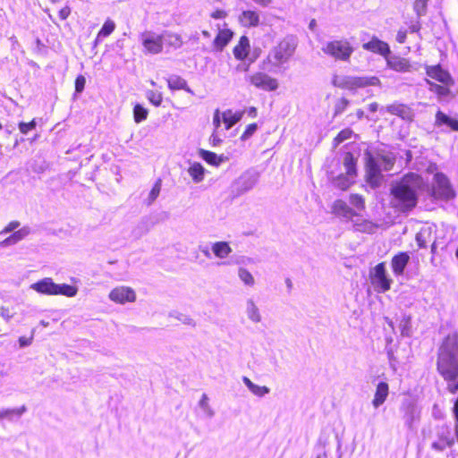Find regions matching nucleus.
<instances>
[{"label": "nucleus", "instance_id": "1", "mask_svg": "<svg viewBox=\"0 0 458 458\" xmlns=\"http://www.w3.org/2000/svg\"><path fill=\"white\" fill-rule=\"evenodd\" d=\"M421 176L409 174L391 187L390 205L399 212L412 209L418 200V192L423 187Z\"/></svg>", "mask_w": 458, "mask_h": 458}, {"label": "nucleus", "instance_id": "2", "mask_svg": "<svg viewBox=\"0 0 458 458\" xmlns=\"http://www.w3.org/2000/svg\"><path fill=\"white\" fill-rule=\"evenodd\" d=\"M437 370L445 381L458 378V333L448 335L441 344L437 352Z\"/></svg>", "mask_w": 458, "mask_h": 458}, {"label": "nucleus", "instance_id": "3", "mask_svg": "<svg viewBox=\"0 0 458 458\" xmlns=\"http://www.w3.org/2000/svg\"><path fill=\"white\" fill-rule=\"evenodd\" d=\"M366 180L373 188L380 185L382 171H389L394 165L395 156L386 148L366 152Z\"/></svg>", "mask_w": 458, "mask_h": 458}, {"label": "nucleus", "instance_id": "4", "mask_svg": "<svg viewBox=\"0 0 458 458\" xmlns=\"http://www.w3.org/2000/svg\"><path fill=\"white\" fill-rule=\"evenodd\" d=\"M296 42L293 38L286 37L268 52L262 63V69L276 72L286 64L295 52Z\"/></svg>", "mask_w": 458, "mask_h": 458}, {"label": "nucleus", "instance_id": "5", "mask_svg": "<svg viewBox=\"0 0 458 458\" xmlns=\"http://www.w3.org/2000/svg\"><path fill=\"white\" fill-rule=\"evenodd\" d=\"M357 159L350 152H345L342 157L340 174L333 180L334 185L343 191L347 190L355 181Z\"/></svg>", "mask_w": 458, "mask_h": 458}, {"label": "nucleus", "instance_id": "6", "mask_svg": "<svg viewBox=\"0 0 458 458\" xmlns=\"http://www.w3.org/2000/svg\"><path fill=\"white\" fill-rule=\"evenodd\" d=\"M334 86L348 89L356 90L369 86H380V80L376 76H351V75H335L332 79Z\"/></svg>", "mask_w": 458, "mask_h": 458}, {"label": "nucleus", "instance_id": "7", "mask_svg": "<svg viewBox=\"0 0 458 458\" xmlns=\"http://www.w3.org/2000/svg\"><path fill=\"white\" fill-rule=\"evenodd\" d=\"M145 55H158L163 51L164 37L154 30H145L140 35Z\"/></svg>", "mask_w": 458, "mask_h": 458}, {"label": "nucleus", "instance_id": "8", "mask_svg": "<svg viewBox=\"0 0 458 458\" xmlns=\"http://www.w3.org/2000/svg\"><path fill=\"white\" fill-rule=\"evenodd\" d=\"M322 51L335 59L347 61L352 54L353 48L349 41L341 39L327 42L323 46Z\"/></svg>", "mask_w": 458, "mask_h": 458}, {"label": "nucleus", "instance_id": "9", "mask_svg": "<svg viewBox=\"0 0 458 458\" xmlns=\"http://www.w3.org/2000/svg\"><path fill=\"white\" fill-rule=\"evenodd\" d=\"M370 280L377 293H386L391 288L392 279L386 274L385 263H379L373 268Z\"/></svg>", "mask_w": 458, "mask_h": 458}, {"label": "nucleus", "instance_id": "10", "mask_svg": "<svg viewBox=\"0 0 458 458\" xmlns=\"http://www.w3.org/2000/svg\"><path fill=\"white\" fill-rule=\"evenodd\" d=\"M259 180V174L255 171L248 170L239 176L233 182V191L237 195L243 194L251 190Z\"/></svg>", "mask_w": 458, "mask_h": 458}, {"label": "nucleus", "instance_id": "11", "mask_svg": "<svg viewBox=\"0 0 458 458\" xmlns=\"http://www.w3.org/2000/svg\"><path fill=\"white\" fill-rule=\"evenodd\" d=\"M247 80L254 87L266 91L276 90L278 88L277 81L262 72L249 75Z\"/></svg>", "mask_w": 458, "mask_h": 458}, {"label": "nucleus", "instance_id": "12", "mask_svg": "<svg viewBox=\"0 0 458 458\" xmlns=\"http://www.w3.org/2000/svg\"><path fill=\"white\" fill-rule=\"evenodd\" d=\"M433 193L436 198L449 199L454 197L448 178L443 174H437L434 177Z\"/></svg>", "mask_w": 458, "mask_h": 458}, {"label": "nucleus", "instance_id": "13", "mask_svg": "<svg viewBox=\"0 0 458 458\" xmlns=\"http://www.w3.org/2000/svg\"><path fill=\"white\" fill-rule=\"evenodd\" d=\"M110 301L118 303L125 304L127 302H134L136 301L135 291L129 286H117L114 288L108 295Z\"/></svg>", "mask_w": 458, "mask_h": 458}, {"label": "nucleus", "instance_id": "14", "mask_svg": "<svg viewBox=\"0 0 458 458\" xmlns=\"http://www.w3.org/2000/svg\"><path fill=\"white\" fill-rule=\"evenodd\" d=\"M250 40L246 36L241 37L238 44L233 48V55L237 60L242 61L249 58L250 64L253 63L259 56V52L254 51L251 56L250 55Z\"/></svg>", "mask_w": 458, "mask_h": 458}, {"label": "nucleus", "instance_id": "15", "mask_svg": "<svg viewBox=\"0 0 458 458\" xmlns=\"http://www.w3.org/2000/svg\"><path fill=\"white\" fill-rule=\"evenodd\" d=\"M387 67L398 72H411L417 68L408 59L400 56L386 57Z\"/></svg>", "mask_w": 458, "mask_h": 458}, {"label": "nucleus", "instance_id": "16", "mask_svg": "<svg viewBox=\"0 0 458 458\" xmlns=\"http://www.w3.org/2000/svg\"><path fill=\"white\" fill-rule=\"evenodd\" d=\"M427 75L445 85H453L454 81L450 73L440 65L427 66Z\"/></svg>", "mask_w": 458, "mask_h": 458}, {"label": "nucleus", "instance_id": "17", "mask_svg": "<svg viewBox=\"0 0 458 458\" xmlns=\"http://www.w3.org/2000/svg\"><path fill=\"white\" fill-rule=\"evenodd\" d=\"M30 289L35 292L46 294L55 295L56 284L50 277H45L30 285Z\"/></svg>", "mask_w": 458, "mask_h": 458}, {"label": "nucleus", "instance_id": "18", "mask_svg": "<svg viewBox=\"0 0 458 458\" xmlns=\"http://www.w3.org/2000/svg\"><path fill=\"white\" fill-rule=\"evenodd\" d=\"M244 312L247 318L253 324H259L262 321L261 311L257 302L252 299L249 298L245 301Z\"/></svg>", "mask_w": 458, "mask_h": 458}, {"label": "nucleus", "instance_id": "19", "mask_svg": "<svg viewBox=\"0 0 458 458\" xmlns=\"http://www.w3.org/2000/svg\"><path fill=\"white\" fill-rule=\"evenodd\" d=\"M362 47L373 53L379 54L386 58L388 57L387 55L390 54V47L388 44L379 40L376 37L372 38L370 41L364 43Z\"/></svg>", "mask_w": 458, "mask_h": 458}, {"label": "nucleus", "instance_id": "20", "mask_svg": "<svg viewBox=\"0 0 458 458\" xmlns=\"http://www.w3.org/2000/svg\"><path fill=\"white\" fill-rule=\"evenodd\" d=\"M410 260V256L407 252H400L393 257L391 260V267L393 273L396 276H402Z\"/></svg>", "mask_w": 458, "mask_h": 458}, {"label": "nucleus", "instance_id": "21", "mask_svg": "<svg viewBox=\"0 0 458 458\" xmlns=\"http://www.w3.org/2000/svg\"><path fill=\"white\" fill-rule=\"evenodd\" d=\"M389 394V386L386 382H379L376 386L372 405L375 409L380 407L386 400Z\"/></svg>", "mask_w": 458, "mask_h": 458}, {"label": "nucleus", "instance_id": "22", "mask_svg": "<svg viewBox=\"0 0 458 458\" xmlns=\"http://www.w3.org/2000/svg\"><path fill=\"white\" fill-rule=\"evenodd\" d=\"M30 230L27 226L18 229L17 231L13 232L10 236L2 241L0 242V247L5 248L14 245L22 241L23 239H25L30 234Z\"/></svg>", "mask_w": 458, "mask_h": 458}, {"label": "nucleus", "instance_id": "23", "mask_svg": "<svg viewBox=\"0 0 458 458\" xmlns=\"http://www.w3.org/2000/svg\"><path fill=\"white\" fill-rule=\"evenodd\" d=\"M333 213L345 218H351L356 212L342 199H336L332 206Z\"/></svg>", "mask_w": 458, "mask_h": 458}, {"label": "nucleus", "instance_id": "24", "mask_svg": "<svg viewBox=\"0 0 458 458\" xmlns=\"http://www.w3.org/2000/svg\"><path fill=\"white\" fill-rule=\"evenodd\" d=\"M199 156L208 164L215 166H219L222 163H225L228 160V157L224 155L218 156L214 152L202 148L199 150Z\"/></svg>", "mask_w": 458, "mask_h": 458}, {"label": "nucleus", "instance_id": "25", "mask_svg": "<svg viewBox=\"0 0 458 458\" xmlns=\"http://www.w3.org/2000/svg\"><path fill=\"white\" fill-rule=\"evenodd\" d=\"M242 111L233 112L231 109H227L222 112L221 116L225 130L231 129L235 123H237L242 118Z\"/></svg>", "mask_w": 458, "mask_h": 458}, {"label": "nucleus", "instance_id": "26", "mask_svg": "<svg viewBox=\"0 0 458 458\" xmlns=\"http://www.w3.org/2000/svg\"><path fill=\"white\" fill-rule=\"evenodd\" d=\"M239 21L244 27H257L259 23V15L255 11H243L239 16Z\"/></svg>", "mask_w": 458, "mask_h": 458}, {"label": "nucleus", "instance_id": "27", "mask_svg": "<svg viewBox=\"0 0 458 458\" xmlns=\"http://www.w3.org/2000/svg\"><path fill=\"white\" fill-rule=\"evenodd\" d=\"M211 250L220 259H226L233 251L227 242H213L211 244Z\"/></svg>", "mask_w": 458, "mask_h": 458}, {"label": "nucleus", "instance_id": "28", "mask_svg": "<svg viewBox=\"0 0 458 458\" xmlns=\"http://www.w3.org/2000/svg\"><path fill=\"white\" fill-rule=\"evenodd\" d=\"M436 126L440 127L442 125H445L452 129L453 131H458V121L455 119H453L444 114L441 111H438L436 114Z\"/></svg>", "mask_w": 458, "mask_h": 458}, {"label": "nucleus", "instance_id": "29", "mask_svg": "<svg viewBox=\"0 0 458 458\" xmlns=\"http://www.w3.org/2000/svg\"><path fill=\"white\" fill-rule=\"evenodd\" d=\"M206 170L200 163L194 162L188 168V174L195 183L201 182L205 178Z\"/></svg>", "mask_w": 458, "mask_h": 458}, {"label": "nucleus", "instance_id": "30", "mask_svg": "<svg viewBox=\"0 0 458 458\" xmlns=\"http://www.w3.org/2000/svg\"><path fill=\"white\" fill-rule=\"evenodd\" d=\"M242 382L251 394L258 397H264L270 393V389L267 386L256 385L247 377H242Z\"/></svg>", "mask_w": 458, "mask_h": 458}, {"label": "nucleus", "instance_id": "31", "mask_svg": "<svg viewBox=\"0 0 458 458\" xmlns=\"http://www.w3.org/2000/svg\"><path fill=\"white\" fill-rule=\"evenodd\" d=\"M386 111L392 114L398 115L403 119H409L411 116L410 109L403 104H392L386 106Z\"/></svg>", "mask_w": 458, "mask_h": 458}, {"label": "nucleus", "instance_id": "32", "mask_svg": "<svg viewBox=\"0 0 458 458\" xmlns=\"http://www.w3.org/2000/svg\"><path fill=\"white\" fill-rule=\"evenodd\" d=\"M237 276L241 282L247 287H253L256 284L253 275L242 266L238 267Z\"/></svg>", "mask_w": 458, "mask_h": 458}, {"label": "nucleus", "instance_id": "33", "mask_svg": "<svg viewBox=\"0 0 458 458\" xmlns=\"http://www.w3.org/2000/svg\"><path fill=\"white\" fill-rule=\"evenodd\" d=\"M164 37V45L166 44L174 48H179L182 46V40L180 35L170 31H165L162 33Z\"/></svg>", "mask_w": 458, "mask_h": 458}, {"label": "nucleus", "instance_id": "34", "mask_svg": "<svg viewBox=\"0 0 458 458\" xmlns=\"http://www.w3.org/2000/svg\"><path fill=\"white\" fill-rule=\"evenodd\" d=\"M233 33L229 30H222L216 35L214 45L217 49H222L231 40Z\"/></svg>", "mask_w": 458, "mask_h": 458}, {"label": "nucleus", "instance_id": "35", "mask_svg": "<svg viewBox=\"0 0 458 458\" xmlns=\"http://www.w3.org/2000/svg\"><path fill=\"white\" fill-rule=\"evenodd\" d=\"M454 444V439L449 435L440 436L437 441L432 443L431 447L436 450L442 452L446 447H451Z\"/></svg>", "mask_w": 458, "mask_h": 458}, {"label": "nucleus", "instance_id": "36", "mask_svg": "<svg viewBox=\"0 0 458 458\" xmlns=\"http://www.w3.org/2000/svg\"><path fill=\"white\" fill-rule=\"evenodd\" d=\"M427 82L429 85V90L436 93L440 99H445L450 95L449 87L451 85H438L429 81L428 80H427Z\"/></svg>", "mask_w": 458, "mask_h": 458}, {"label": "nucleus", "instance_id": "37", "mask_svg": "<svg viewBox=\"0 0 458 458\" xmlns=\"http://www.w3.org/2000/svg\"><path fill=\"white\" fill-rule=\"evenodd\" d=\"M25 411V406L13 409H3L0 411L1 420L7 419L12 420L14 417L20 418Z\"/></svg>", "mask_w": 458, "mask_h": 458}, {"label": "nucleus", "instance_id": "38", "mask_svg": "<svg viewBox=\"0 0 458 458\" xmlns=\"http://www.w3.org/2000/svg\"><path fill=\"white\" fill-rule=\"evenodd\" d=\"M78 293L77 287L66 284H57L55 295H64L66 297H74Z\"/></svg>", "mask_w": 458, "mask_h": 458}, {"label": "nucleus", "instance_id": "39", "mask_svg": "<svg viewBox=\"0 0 458 458\" xmlns=\"http://www.w3.org/2000/svg\"><path fill=\"white\" fill-rule=\"evenodd\" d=\"M199 406L207 418L210 419L214 416L215 411L209 405L208 397L206 394L201 395V398L199 402Z\"/></svg>", "mask_w": 458, "mask_h": 458}, {"label": "nucleus", "instance_id": "40", "mask_svg": "<svg viewBox=\"0 0 458 458\" xmlns=\"http://www.w3.org/2000/svg\"><path fill=\"white\" fill-rule=\"evenodd\" d=\"M167 82L171 89H183L187 86L186 81L176 75L171 76Z\"/></svg>", "mask_w": 458, "mask_h": 458}, {"label": "nucleus", "instance_id": "41", "mask_svg": "<svg viewBox=\"0 0 458 458\" xmlns=\"http://www.w3.org/2000/svg\"><path fill=\"white\" fill-rule=\"evenodd\" d=\"M161 179H158L153 185L151 191L148 193V199H146L147 205H151L158 197L161 191Z\"/></svg>", "mask_w": 458, "mask_h": 458}, {"label": "nucleus", "instance_id": "42", "mask_svg": "<svg viewBox=\"0 0 458 458\" xmlns=\"http://www.w3.org/2000/svg\"><path fill=\"white\" fill-rule=\"evenodd\" d=\"M148 114V110L139 104H137L133 108V117L137 123L146 120Z\"/></svg>", "mask_w": 458, "mask_h": 458}, {"label": "nucleus", "instance_id": "43", "mask_svg": "<svg viewBox=\"0 0 458 458\" xmlns=\"http://www.w3.org/2000/svg\"><path fill=\"white\" fill-rule=\"evenodd\" d=\"M349 202L358 211H361L365 208V200L361 195L351 194L349 197Z\"/></svg>", "mask_w": 458, "mask_h": 458}, {"label": "nucleus", "instance_id": "44", "mask_svg": "<svg viewBox=\"0 0 458 458\" xmlns=\"http://www.w3.org/2000/svg\"><path fill=\"white\" fill-rule=\"evenodd\" d=\"M115 30V23L111 19H107L105 23L103 24L101 30L98 31L100 36H103L104 38L108 37L111 35L114 30Z\"/></svg>", "mask_w": 458, "mask_h": 458}, {"label": "nucleus", "instance_id": "45", "mask_svg": "<svg viewBox=\"0 0 458 458\" xmlns=\"http://www.w3.org/2000/svg\"><path fill=\"white\" fill-rule=\"evenodd\" d=\"M428 0H415L413 9L418 16H422L426 13Z\"/></svg>", "mask_w": 458, "mask_h": 458}, {"label": "nucleus", "instance_id": "46", "mask_svg": "<svg viewBox=\"0 0 458 458\" xmlns=\"http://www.w3.org/2000/svg\"><path fill=\"white\" fill-rule=\"evenodd\" d=\"M20 225L21 224L19 221H12L0 231V235H5L7 233H13L17 231Z\"/></svg>", "mask_w": 458, "mask_h": 458}, {"label": "nucleus", "instance_id": "47", "mask_svg": "<svg viewBox=\"0 0 458 458\" xmlns=\"http://www.w3.org/2000/svg\"><path fill=\"white\" fill-rule=\"evenodd\" d=\"M148 100L156 106H158L161 105L163 98L161 93L155 92V91H148Z\"/></svg>", "mask_w": 458, "mask_h": 458}, {"label": "nucleus", "instance_id": "48", "mask_svg": "<svg viewBox=\"0 0 458 458\" xmlns=\"http://www.w3.org/2000/svg\"><path fill=\"white\" fill-rule=\"evenodd\" d=\"M257 129H258V125L256 123L249 124L247 126L246 130L244 131V132L242 134L241 140H243V141L247 140L248 139H250L255 133Z\"/></svg>", "mask_w": 458, "mask_h": 458}, {"label": "nucleus", "instance_id": "49", "mask_svg": "<svg viewBox=\"0 0 458 458\" xmlns=\"http://www.w3.org/2000/svg\"><path fill=\"white\" fill-rule=\"evenodd\" d=\"M415 415H416V409L413 405H410L408 407V410H407V412L404 416V420H405V423L409 426V427H411V424L415 419Z\"/></svg>", "mask_w": 458, "mask_h": 458}, {"label": "nucleus", "instance_id": "50", "mask_svg": "<svg viewBox=\"0 0 458 458\" xmlns=\"http://www.w3.org/2000/svg\"><path fill=\"white\" fill-rule=\"evenodd\" d=\"M36 127L35 120H32L30 123L21 122L19 123V130L22 134H27L29 131L34 129Z\"/></svg>", "mask_w": 458, "mask_h": 458}, {"label": "nucleus", "instance_id": "51", "mask_svg": "<svg viewBox=\"0 0 458 458\" xmlns=\"http://www.w3.org/2000/svg\"><path fill=\"white\" fill-rule=\"evenodd\" d=\"M0 316L5 320V321H10L13 316H14V311L13 310V309H10L9 307H1L0 309Z\"/></svg>", "mask_w": 458, "mask_h": 458}, {"label": "nucleus", "instance_id": "52", "mask_svg": "<svg viewBox=\"0 0 458 458\" xmlns=\"http://www.w3.org/2000/svg\"><path fill=\"white\" fill-rule=\"evenodd\" d=\"M34 329L31 331V335L30 337L21 336L19 338L18 343L20 348L30 346L32 344L34 338Z\"/></svg>", "mask_w": 458, "mask_h": 458}, {"label": "nucleus", "instance_id": "53", "mask_svg": "<svg viewBox=\"0 0 458 458\" xmlns=\"http://www.w3.org/2000/svg\"><path fill=\"white\" fill-rule=\"evenodd\" d=\"M86 79L84 76L80 75L75 80V89L77 92H81L84 89Z\"/></svg>", "mask_w": 458, "mask_h": 458}, {"label": "nucleus", "instance_id": "54", "mask_svg": "<svg viewBox=\"0 0 458 458\" xmlns=\"http://www.w3.org/2000/svg\"><path fill=\"white\" fill-rule=\"evenodd\" d=\"M351 135V130H344L338 133V135L335 137V140L339 143L343 142L344 140L350 139Z\"/></svg>", "mask_w": 458, "mask_h": 458}, {"label": "nucleus", "instance_id": "55", "mask_svg": "<svg viewBox=\"0 0 458 458\" xmlns=\"http://www.w3.org/2000/svg\"><path fill=\"white\" fill-rule=\"evenodd\" d=\"M447 386L446 389L449 393L455 394L458 392V380L454 381H446Z\"/></svg>", "mask_w": 458, "mask_h": 458}, {"label": "nucleus", "instance_id": "56", "mask_svg": "<svg viewBox=\"0 0 458 458\" xmlns=\"http://www.w3.org/2000/svg\"><path fill=\"white\" fill-rule=\"evenodd\" d=\"M402 335H409L410 318H403L401 322Z\"/></svg>", "mask_w": 458, "mask_h": 458}, {"label": "nucleus", "instance_id": "57", "mask_svg": "<svg viewBox=\"0 0 458 458\" xmlns=\"http://www.w3.org/2000/svg\"><path fill=\"white\" fill-rule=\"evenodd\" d=\"M182 324L184 325H188V326H191V327H195V321L193 320V318H191V317L187 316V315H181L180 317L177 318Z\"/></svg>", "mask_w": 458, "mask_h": 458}, {"label": "nucleus", "instance_id": "58", "mask_svg": "<svg viewBox=\"0 0 458 458\" xmlns=\"http://www.w3.org/2000/svg\"><path fill=\"white\" fill-rule=\"evenodd\" d=\"M452 411H453V414H454V421H455L454 434H455V437H456L457 442H458V408H456V406L454 405Z\"/></svg>", "mask_w": 458, "mask_h": 458}, {"label": "nucleus", "instance_id": "59", "mask_svg": "<svg viewBox=\"0 0 458 458\" xmlns=\"http://www.w3.org/2000/svg\"><path fill=\"white\" fill-rule=\"evenodd\" d=\"M71 13V9L69 6H64V8H62L60 11H59V17L61 20H66L68 18V16L70 15Z\"/></svg>", "mask_w": 458, "mask_h": 458}, {"label": "nucleus", "instance_id": "60", "mask_svg": "<svg viewBox=\"0 0 458 458\" xmlns=\"http://www.w3.org/2000/svg\"><path fill=\"white\" fill-rule=\"evenodd\" d=\"M221 122H223L221 113L218 110H216V113L214 114L213 124L217 129L220 126Z\"/></svg>", "mask_w": 458, "mask_h": 458}, {"label": "nucleus", "instance_id": "61", "mask_svg": "<svg viewBox=\"0 0 458 458\" xmlns=\"http://www.w3.org/2000/svg\"><path fill=\"white\" fill-rule=\"evenodd\" d=\"M407 37L406 30H400L396 35V40L398 43L403 44L405 42Z\"/></svg>", "mask_w": 458, "mask_h": 458}, {"label": "nucleus", "instance_id": "62", "mask_svg": "<svg viewBox=\"0 0 458 458\" xmlns=\"http://www.w3.org/2000/svg\"><path fill=\"white\" fill-rule=\"evenodd\" d=\"M226 16V13L223 10H216L212 13L211 17L214 19H223Z\"/></svg>", "mask_w": 458, "mask_h": 458}, {"label": "nucleus", "instance_id": "63", "mask_svg": "<svg viewBox=\"0 0 458 458\" xmlns=\"http://www.w3.org/2000/svg\"><path fill=\"white\" fill-rule=\"evenodd\" d=\"M349 104V101L345 98H342L340 103L336 106L337 112H342Z\"/></svg>", "mask_w": 458, "mask_h": 458}, {"label": "nucleus", "instance_id": "64", "mask_svg": "<svg viewBox=\"0 0 458 458\" xmlns=\"http://www.w3.org/2000/svg\"><path fill=\"white\" fill-rule=\"evenodd\" d=\"M210 142L212 144V146H217L221 143V139L216 134V133H213L210 137Z\"/></svg>", "mask_w": 458, "mask_h": 458}]
</instances>
